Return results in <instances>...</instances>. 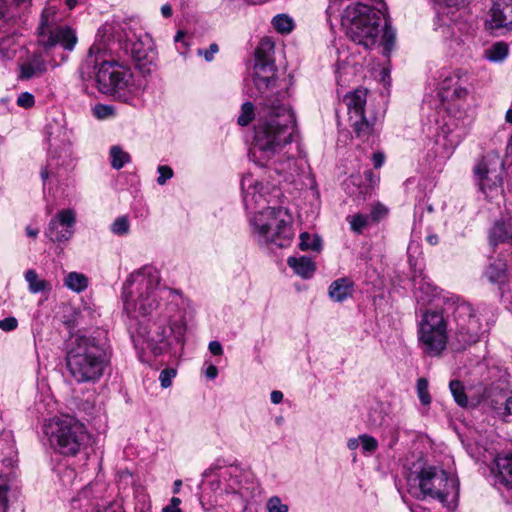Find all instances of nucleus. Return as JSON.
Wrapping results in <instances>:
<instances>
[{
    "label": "nucleus",
    "instance_id": "nucleus-1",
    "mask_svg": "<svg viewBox=\"0 0 512 512\" xmlns=\"http://www.w3.org/2000/svg\"><path fill=\"white\" fill-rule=\"evenodd\" d=\"M258 115V125L249 150L250 159L258 166L272 169L285 181L294 182L304 170L305 161L283 153L292 142L295 131L293 112L282 105L267 103Z\"/></svg>",
    "mask_w": 512,
    "mask_h": 512
},
{
    "label": "nucleus",
    "instance_id": "nucleus-2",
    "mask_svg": "<svg viewBox=\"0 0 512 512\" xmlns=\"http://www.w3.org/2000/svg\"><path fill=\"white\" fill-rule=\"evenodd\" d=\"M65 361L68 374L75 383H96L110 365V352L104 339L77 335L68 343Z\"/></svg>",
    "mask_w": 512,
    "mask_h": 512
},
{
    "label": "nucleus",
    "instance_id": "nucleus-3",
    "mask_svg": "<svg viewBox=\"0 0 512 512\" xmlns=\"http://www.w3.org/2000/svg\"><path fill=\"white\" fill-rule=\"evenodd\" d=\"M407 491L418 500L433 499L453 510L458 503V479L440 467L414 464L406 474Z\"/></svg>",
    "mask_w": 512,
    "mask_h": 512
},
{
    "label": "nucleus",
    "instance_id": "nucleus-4",
    "mask_svg": "<svg viewBox=\"0 0 512 512\" xmlns=\"http://www.w3.org/2000/svg\"><path fill=\"white\" fill-rule=\"evenodd\" d=\"M162 292L161 276L157 268L146 265L135 270L122 288L125 312L133 318L151 314L158 308Z\"/></svg>",
    "mask_w": 512,
    "mask_h": 512
},
{
    "label": "nucleus",
    "instance_id": "nucleus-5",
    "mask_svg": "<svg viewBox=\"0 0 512 512\" xmlns=\"http://www.w3.org/2000/svg\"><path fill=\"white\" fill-rule=\"evenodd\" d=\"M252 236L261 245L288 247L293 238L292 218L288 210L278 204L260 210L250 219Z\"/></svg>",
    "mask_w": 512,
    "mask_h": 512
},
{
    "label": "nucleus",
    "instance_id": "nucleus-6",
    "mask_svg": "<svg viewBox=\"0 0 512 512\" xmlns=\"http://www.w3.org/2000/svg\"><path fill=\"white\" fill-rule=\"evenodd\" d=\"M382 12L362 3H354L346 7L342 24L347 36L366 49L376 44L380 33Z\"/></svg>",
    "mask_w": 512,
    "mask_h": 512
},
{
    "label": "nucleus",
    "instance_id": "nucleus-7",
    "mask_svg": "<svg viewBox=\"0 0 512 512\" xmlns=\"http://www.w3.org/2000/svg\"><path fill=\"white\" fill-rule=\"evenodd\" d=\"M95 80L101 93L124 103H130L139 92L131 70L117 61H103L97 65Z\"/></svg>",
    "mask_w": 512,
    "mask_h": 512
},
{
    "label": "nucleus",
    "instance_id": "nucleus-8",
    "mask_svg": "<svg viewBox=\"0 0 512 512\" xmlns=\"http://www.w3.org/2000/svg\"><path fill=\"white\" fill-rule=\"evenodd\" d=\"M44 433L53 449L69 456L76 455L87 438L84 425L70 415L55 416L47 420Z\"/></svg>",
    "mask_w": 512,
    "mask_h": 512
},
{
    "label": "nucleus",
    "instance_id": "nucleus-9",
    "mask_svg": "<svg viewBox=\"0 0 512 512\" xmlns=\"http://www.w3.org/2000/svg\"><path fill=\"white\" fill-rule=\"evenodd\" d=\"M418 344L430 357L440 356L446 349L449 330L448 320L442 311L426 310L418 323Z\"/></svg>",
    "mask_w": 512,
    "mask_h": 512
},
{
    "label": "nucleus",
    "instance_id": "nucleus-10",
    "mask_svg": "<svg viewBox=\"0 0 512 512\" xmlns=\"http://www.w3.org/2000/svg\"><path fill=\"white\" fill-rule=\"evenodd\" d=\"M187 330L184 314L177 310L173 315H169L163 321L154 324V329L142 334L139 331V337L143 338L146 348L155 356L166 352L171 346V339L176 343H183Z\"/></svg>",
    "mask_w": 512,
    "mask_h": 512
},
{
    "label": "nucleus",
    "instance_id": "nucleus-11",
    "mask_svg": "<svg viewBox=\"0 0 512 512\" xmlns=\"http://www.w3.org/2000/svg\"><path fill=\"white\" fill-rule=\"evenodd\" d=\"M38 41L45 48L61 45L66 50H73L77 37L68 26L58 25L57 11L54 7L45 8L38 26Z\"/></svg>",
    "mask_w": 512,
    "mask_h": 512
},
{
    "label": "nucleus",
    "instance_id": "nucleus-12",
    "mask_svg": "<svg viewBox=\"0 0 512 512\" xmlns=\"http://www.w3.org/2000/svg\"><path fill=\"white\" fill-rule=\"evenodd\" d=\"M241 188L244 206L254 214L260 210H266L268 206L278 204L281 194L275 185H264L250 174L243 176Z\"/></svg>",
    "mask_w": 512,
    "mask_h": 512
},
{
    "label": "nucleus",
    "instance_id": "nucleus-13",
    "mask_svg": "<svg viewBox=\"0 0 512 512\" xmlns=\"http://www.w3.org/2000/svg\"><path fill=\"white\" fill-rule=\"evenodd\" d=\"M349 116V122L359 138H368L374 132L375 119L367 118L365 105L367 90L356 89L347 93L343 99Z\"/></svg>",
    "mask_w": 512,
    "mask_h": 512
},
{
    "label": "nucleus",
    "instance_id": "nucleus-14",
    "mask_svg": "<svg viewBox=\"0 0 512 512\" xmlns=\"http://www.w3.org/2000/svg\"><path fill=\"white\" fill-rule=\"evenodd\" d=\"M454 317L457 323L455 332V339L458 343L457 349H465L467 346L476 343L479 339L481 322L473 307L464 301L457 302Z\"/></svg>",
    "mask_w": 512,
    "mask_h": 512
},
{
    "label": "nucleus",
    "instance_id": "nucleus-15",
    "mask_svg": "<svg viewBox=\"0 0 512 512\" xmlns=\"http://www.w3.org/2000/svg\"><path fill=\"white\" fill-rule=\"evenodd\" d=\"M474 176L479 190L486 199L493 200L502 195V169L497 163L482 159L474 167Z\"/></svg>",
    "mask_w": 512,
    "mask_h": 512
},
{
    "label": "nucleus",
    "instance_id": "nucleus-16",
    "mask_svg": "<svg viewBox=\"0 0 512 512\" xmlns=\"http://www.w3.org/2000/svg\"><path fill=\"white\" fill-rule=\"evenodd\" d=\"M265 49H273V44L268 39H263L261 46L256 50L254 65L253 83L261 94L273 87L276 82L275 64L268 53L265 52Z\"/></svg>",
    "mask_w": 512,
    "mask_h": 512
},
{
    "label": "nucleus",
    "instance_id": "nucleus-17",
    "mask_svg": "<svg viewBox=\"0 0 512 512\" xmlns=\"http://www.w3.org/2000/svg\"><path fill=\"white\" fill-rule=\"evenodd\" d=\"M45 139L49 153L56 157L69 155L72 144V132L66 127L64 120L53 119L45 126Z\"/></svg>",
    "mask_w": 512,
    "mask_h": 512
},
{
    "label": "nucleus",
    "instance_id": "nucleus-18",
    "mask_svg": "<svg viewBox=\"0 0 512 512\" xmlns=\"http://www.w3.org/2000/svg\"><path fill=\"white\" fill-rule=\"evenodd\" d=\"M76 213L73 209L59 210L49 221L45 235L54 243H66L74 235Z\"/></svg>",
    "mask_w": 512,
    "mask_h": 512
},
{
    "label": "nucleus",
    "instance_id": "nucleus-19",
    "mask_svg": "<svg viewBox=\"0 0 512 512\" xmlns=\"http://www.w3.org/2000/svg\"><path fill=\"white\" fill-rule=\"evenodd\" d=\"M466 72L460 69L445 71L441 75L439 96L443 102L462 100L468 95Z\"/></svg>",
    "mask_w": 512,
    "mask_h": 512
},
{
    "label": "nucleus",
    "instance_id": "nucleus-20",
    "mask_svg": "<svg viewBox=\"0 0 512 512\" xmlns=\"http://www.w3.org/2000/svg\"><path fill=\"white\" fill-rule=\"evenodd\" d=\"M131 56L137 67L143 72H150L155 65L157 52L149 35L139 37L131 44Z\"/></svg>",
    "mask_w": 512,
    "mask_h": 512
},
{
    "label": "nucleus",
    "instance_id": "nucleus-21",
    "mask_svg": "<svg viewBox=\"0 0 512 512\" xmlns=\"http://www.w3.org/2000/svg\"><path fill=\"white\" fill-rule=\"evenodd\" d=\"M492 473L496 483L504 487L507 497L512 501V455L496 457Z\"/></svg>",
    "mask_w": 512,
    "mask_h": 512
},
{
    "label": "nucleus",
    "instance_id": "nucleus-22",
    "mask_svg": "<svg viewBox=\"0 0 512 512\" xmlns=\"http://www.w3.org/2000/svg\"><path fill=\"white\" fill-rule=\"evenodd\" d=\"M490 28H512V0H493L490 9Z\"/></svg>",
    "mask_w": 512,
    "mask_h": 512
},
{
    "label": "nucleus",
    "instance_id": "nucleus-23",
    "mask_svg": "<svg viewBox=\"0 0 512 512\" xmlns=\"http://www.w3.org/2000/svg\"><path fill=\"white\" fill-rule=\"evenodd\" d=\"M267 103H274L275 106H278V105H282L286 108H289L287 105H285L284 103H282V101H280V99L278 98H268L266 97L264 99V101L262 103L259 104L258 108H257V113H255V107L254 105L251 103V102H245L242 104V107H241V112H240V115L238 116V119H237V123L240 125V126H247L248 124L251 123L252 120H254L256 118V121L258 122V114H259V110L264 106L266 105ZM258 125V123L256 124ZM256 127L255 126V129L254 131L256 130Z\"/></svg>",
    "mask_w": 512,
    "mask_h": 512
},
{
    "label": "nucleus",
    "instance_id": "nucleus-24",
    "mask_svg": "<svg viewBox=\"0 0 512 512\" xmlns=\"http://www.w3.org/2000/svg\"><path fill=\"white\" fill-rule=\"evenodd\" d=\"M512 242V224L510 221L498 220L489 232V244L493 247Z\"/></svg>",
    "mask_w": 512,
    "mask_h": 512
},
{
    "label": "nucleus",
    "instance_id": "nucleus-25",
    "mask_svg": "<svg viewBox=\"0 0 512 512\" xmlns=\"http://www.w3.org/2000/svg\"><path fill=\"white\" fill-rule=\"evenodd\" d=\"M287 264L295 274L303 279L312 278L316 271L315 262L308 256H291L287 259Z\"/></svg>",
    "mask_w": 512,
    "mask_h": 512
},
{
    "label": "nucleus",
    "instance_id": "nucleus-26",
    "mask_svg": "<svg viewBox=\"0 0 512 512\" xmlns=\"http://www.w3.org/2000/svg\"><path fill=\"white\" fill-rule=\"evenodd\" d=\"M353 286V281L350 278H339L330 284L328 295L335 302H343L352 296Z\"/></svg>",
    "mask_w": 512,
    "mask_h": 512
},
{
    "label": "nucleus",
    "instance_id": "nucleus-27",
    "mask_svg": "<svg viewBox=\"0 0 512 512\" xmlns=\"http://www.w3.org/2000/svg\"><path fill=\"white\" fill-rule=\"evenodd\" d=\"M508 401L507 391L493 392L489 399V406L499 418L506 420V404Z\"/></svg>",
    "mask_w": 512,
    "mask_h": 512
},
{
    "label": "nucleus",
    "instance_id": "nucleus-28",
    "mask_svg": "<svg viewBox=\"0 0 512 512\" xmlns=\"http://www.w3.org/2000/svg\"><path fill=\"white\" fill-rule=\"evenodd\" d=\"M507 274L506 264L502 260L491 263L485 270V277L493 284L505 281Z\"/></svg>",
    "mask_w": 512,
    "mask_h": 512
},
{
    "label": "nucleus",
    "instance_id": "nucleus-29",
    "mask_svg": "<svg viewBox=\"0 0 512 512\" xmlns=\"http://www.w3.org/2000/svg\"><path fill=\"white\" fill-rule=\"evenodd\" d=\"M25 280L28 283V289L32 294H37L51 289L49 282L40 279L34 269H29L25 272Z\"/></svg>",
    "mask_w": 512,
    "mask_h": 512
},
{
    "label": "nucleus",
    "instance_id": "nucleus-30",
    "mask_svg": "<svg viewBox=\"0 0 512 512\" xmlns=\"http://www.w3.org/2000/svg\"><path fill=\"white\" fill-rule=\"evenodd\" d=\"M46 71V65L44 60L40 58H34L28 63L21 66L20 77L22 79H30L34 76H38Z\"/></svg>",
    "mask_w": 512,
    "mask_h": 512
},
{
    "label": "nucleus",
    "instance_id": "nucleus-31",
    "mask_svg": "<svg viewBox=\"0 0 512 512\" xmlns=\"http://www.w3.org/2000/svg\"><path fill=\"white\" fill-rule=\"evenodd\" d=\"M64 285L77 293H80L84 291L88 286V279L87 277L78 272H70L64 280Z\"/></svg>",
    "mask_w": 512,
    "mask_h": 512
},
{
    "label": "nucleus",
    "instance_id": "nucleus-32",
    "mask_svg": "<svg viewBox=\"0 0 512 512\" xmlns=\"http://www.w3.org/2000/svg\"><path fill=\"white\" fill-rule=\"evenodd\" d=\"M299 248L302 251H315L320 252L322 250V239L318 235H312L307 232L300 234Z\"/></svg>",
    "mask_w": 512,
    "mask_h": 512
},
{
    "label": "nucleus",
    "instance_id": "nucleus-33",
    "mask_svg": "<svg viewBox=\"0 0 512 512\" xmlns=\"http://www.w3.org/2000/svg\"><path fill=\"white\" fill-rule=\"evenodd\" d=\"M508 55V46L504 42H497L485 50V57L492 62L503 61Z\"/></svg>",
    "mask_w": 512,
    "mask_h": 512
},
{
    "label": "nucleus",
    "instance_id": "nucleus-34",
    "mask_svg": "<svg viewBox=\"0 0 512 512\" xmlns=\"http://www.w3.org/2000/svg\"><path fill=\"white\" fill-rule=\"evenodd\" d=\"M110 160L111 166L119 170L124 167L125 164L129 163L131 158L130 155L125 152L120 146H112L110 148Z\"/></svg>",
    "mask_w": 512,
    "mask_h": 512
},
{
    "label": "nucleus",
    "instance_id": "nucleus-35",
    "mask_svg": "<svg viewBox=\"0 0 512 512\" xmlns=\"http://www.w3.org/2000/svg\"><path fill=\"white\" fill-rule=\"evenodd\" d=\"M237 472H238L237 467H233V466L222 467L218 463H215L203 472L202 477L206 479L213 475H217V476H220V477L226 479L228 476L231 478L233 476V474H235Z\"/></svg>",
    "mask_w": 512,
    "mask_h": 512
},
{
    "label": "nucleus",
    "instance_id": "nucleus-36",
    "mask_svg": "<svg viewBox=\"0 0 512 512\" xmlns=\"http://www.w3.org/2000/svg\"><path fill=\"white\" fill-rule=\"evenodd\" d=\"M449 388L456 403L461 407H466L468 405V398L462 383L458 380H452L449 383Z\"/></svg>",
    "mask_w": 512,
    "mask_h": 512
},
{
    "label": "nucleus",
    "instance_id": "nucleus-37",
    "mask_svg": "<svg viewBox=\"0 0 512 512\" xmlns=\"http://www.w3.org/2000/svg\"><path fill=\"white\" fill-rule=\"evenodd\" d=\"M272 25L277 32L287 34L293 29V20L285 14H279L273 18Z\"/></svg>",
    "mask_w": 512,
    "mask_h": 512
},
{
    "label": "nucleus",
    "instance_id": "nucleus-38",
    "mask_svg": "<svg viewBox=\"0 0 512 512\" xmlns=\"http://www.w3.org/2000/svg\"><path fill=\"white\" fill-rule=\"evenodd\" d=\"M110 231L117 236L127 235L130 231V222L126 215L117 217L110 225Z\"/></svg>",
    "mask_w": 512,
    "mask_h": 512
},
{
    "label": "nucleus",
    "instance_id": "nucleus-39",
    "mask_svg": "<svg viewBox=\"0 0 512 512\" xmlns=\"http://www.w3.org/2000/svg\"><path fill=\"white\" fill-rule=\"evenodd\" d=\"M360 447L362 449V453L364 455L370 456L376 452L379 447L378 441L371 435L361 434V444Z\"/></svg>",
    "mask_w": 512,
    "mask_h": 512
},
{
    "label": "nucleus",
    "instance_id": "nucleus-40",
    "mask_svg": "<svg viewBox=\"0 0 512 512\" xmlns=\"http://www.w3.org/2000/svg\"><path fill=\"white\" fill-rule=\"evenodd\" d=\"M417 396L421 404L428 406L431 403V396L428 390V381L425 378H419L416 383Z\"/></svg>",
    "mask_w": 512,
    "mask_h": 512
},
{
    "label": "nucleus",
    "instance_id": "nucleus-41",
    "mask_svg": "<svg viewBox=\"0 0 512 512\" xmlns=\"http://www.w3.org/2000/svg\"><path fill=\"white\" fill-rule=\"evenodd\" d=\"M370 217L363 214L348 216L347 221L350 223L351 229L356 233H361L369 224Z\"/></svg>",
    "mask_w": 512,
    "mask_h": 512
},
{
    "label": "nucleus",
    "instance_id": "nucleus-42",
    "mask_svg": "<svg viewBox=\"0 0 512 512\" xmlns=\"http://www.w3.org/2000/svg\"><path fill=\"white\" fill-rule=\"evenodd\" d=\"M394 42H395V31L391 27L385 25V27L383 28V34L381 37V44L383 46L384 53L386 55H388L390 53V51L392 50Z\"/></svg>",
    "mask_w": 512,
    "mask_h": 512
},
{
    "label": "nucleus",
    "instance_id": "nucleus-43",
    "mask_svg": "<svg viewBox=\"0 0 512 512\" xmlns=\"http://www.w3.org/2000/svg\"><path fill=\"white\" fill-rule=\"evenodd\" d=\"M446 143L445 146V152L444 157L449 158L456 147L462 142L463 136L460 134H450L445 136Z\"/></svg>",
    "mask_w": 512,
    "mask_h": 512
},
{
    "label": "nucleus",
    "instance_id": "nucleus-44",
    "mask_svg": "<svg viewBox=\"0 0 512 512\" xmlns=\"http://www.w3.org/2000/svg\"><path fill=\"white\" fill-rule=\"evenodd\" d=\"M93 115L99 119H109L115 116V109L112 105L97 104L93 107Z\"/></svg>",
    "mask_w": 512,
    "mask_h": 512
},
{
    "label": "nucleus",
    "instance_id": "nucleus-45",
    "mask_svg": "<svg viewBox=\"0 0 512 512\" xmlns=\"http://www.w3.org/2000/svg\"><path fill=\"white\" fill-rule=\"evenodd\" d=\"M8 480L0 475V512H6L8 508Z\"/></svg>",
    "mask_w": 512,
    "mask_h": 512
},
{
    "label": "nucleus",
    "instance_id": "nucleus-46",
    "mask_svg": "<svg viewBox=\"0 0 512 512\" xmlns=\"http://www.w3.org/2000/svg\"><path fill=\"white\" fill-rule=\"evenodd\" d=\"M267 509L269 512H288V506L282 503L281 499L277 496L271 497L268 500Z\"/></svg>",
    "mask_w": 512,
    "mask_h": 512
},
{
    "label": "nucleus",
    "instance_id": "nucleus-47",
    "mask_svg": "<svg viewBox=\"0 0 512 512\" xmlns=\"http://www.w3.org/2000/svg\"><path fill=\"white\" fill-rule=\"evenodd\" d=\"M157 171L159 174L157 178V183L159 185H164L174 175L172 168L167 165L158 166Z\"/></svg>",
    "mask_w": 512,
    "mask_h": 512
},
{
    "label": "nucleus",
    "instance_id": "nucleus-48",
    "mask_svg": "<svg viewBox=\"0 0 512 512\" xmlns=\"http://www.w3.org/2000/svg\"><path fill=\"white\" fill-rule=\"evenodd\" d=\"M176 376V370L167 368L161 371L159 380L163 388H168L172 384V379Z\"/></svg>",
    "mask_w": 512,
    "mask_h": 512
},
{
    "label": "nucleus",
    "instance_id": "nucleus-49",
    "mask_svg": "<svg viewBox=\"0 0 512 512\" xmlns=\"http://www.w3.org/2000/svg\"><path fill=\"white\" fill-rule=\"evenodd\" d=\"M34 103V96L29 92H23L17 98V105L23 108H31Z\"/></svg>",
    "mask_w": 512,
    "mask_h": 512
},
{
    "label": "nucleus",
    "instance_id": "nucleus-50",
    "mask_svg": "<svg viewBox=\"0 0 512 512\" xmlns=\"http://www.w3.org/2000/svg\"><path fill=\"white\" fill-rule=\"evenodd\" d=\"M18 321L15 317H7L0 320V329L9 332L17 328Z\"/></svg>",
    "mask_w": 512,
    "mask_h": 512
},
{
    "label": "nucleus",
    "instance_id": "nucleus-51",
    "mask_svg": "<svg viewBox=\"0 0 512 512\" xmlns=\"http://www.w3.org/2000/svg\"><path fill=\"white\" fill-rule=\"evenodd\" d=\"M237 484H238L237 480H232L230 483H228V485L225 488L221 487L220 481H217L215 483L213 482L211 485H212V489L214 491L220 490V491H224L226 493H230V492H235L236 491Z\"/></svg>",
    "mask_w": 512,
    "mask_h": 512
},
{
    "label": "nucleus",
    "instance_id": "nucleus-52",
    "mask_svg": "<svg viewBox=\"0 0 512 512\" xmlns=\"http://www.w3.org/2000/svg\"><path fill=\"white\" fill-rule=\"evenodd\" d=\"M181 499L178 497H172L170 503L163 507L162 512H183L179 507Z\"/></svg>",
    "mask_w": 512,
    "mask_h": 512
},
{
    "label": "nucleus",
    "instance_id": "nucleus-53",
    "mask_svg": "<svg viewBox=\"0 0 512 512\" xmlns=\"http://www.w3.org/2000/svg\"><path fill=\"white\" fill-rule=\"evenodd\" d=\"M31 3V0H0V11L3 10V8L8 6H21V5H29Z\"/></svg>",
    "mask_w": 512,
    "mask_h": 512
},
{
    "label": "nucleus",
    "instance_id": "nucleus-54",
    "mask_svg": "<svg viewBox=\"0 0 512 512\" xmlns=\"http://www.w3.org/2000/svg\"><path fill=\"white\" fill-rule=\"evenodd\" d=\"M386 213H387L386 208L383 205L378 204L373 207L370 218H372L374 221H378Z\"/></svg>",
    "mask_w": 512,
    "mask_h": 512
},
{
    "label": "nucleus",
    "instance_id": "nucleus-55",
    "mask_svg": "<svg viewBox=\"0 0 512 512\" xmlns=\"http://www.w3.org/2000/svg\"><path fill=\"white\" fill-rule=\"evenodd\" d=\"M209 351L216 356H220L223 354V348L219 341H211L208 345Z\"/></svg>",
    "mask_w": 512,
    "mask_h": 512
},
{
    "label": "nucleus",
    "instance_id": "nucleus-56",
    "mask_svg": "<svg viewBox=\"0 0 512 512\" xmlns=\"http://www.w3.org/2000/svg\"><path fill=\"white\" fill-rule=\"evenodd\" d=\"M385 157L381 152H376L373 154L372 161L375 168H380L384 163Z\"/></svg>",
    "mask_w": 512,
    "mask_h": 512
},
{
    "label": "nucleus",
    "instance_id": "nucleus-57",
    "mask_svg": "<svg viewBox=\"0 0 512 512\" xmlns=\"http://www.w3.org/2000/svg\"><path fill=\"white\" fill-rule=\"evenodd\" d=\"M360 444L361 435H359L358 437L349 438L347 441V447L352 451L358 449L360 447Z\"/></svg>",
    "mask_w": 512,
    "mask_h": 512
},
{
    "label": "nucleus",
    "instance_id": "nucleus-58",
    "mask_svg": "<svg viewBox=\"0 0 512 512\" xmlns=\"http://www.w3.org/2000/svg\"><path fill=\"white\" fill-rule=\"evenodd\" d=\"M218 52V45L213 43L210 45L209 49L204 52V57L207 61H211L214 54Z\"/></svg>",
    "mask_w": 512,
    "mask_h": 512
},
{
    "label": "nucleus",
    "instance_id": "nucleus-59",
    "mask_svg": "<svg viewBox=\"0 0 512 512\" xmlns=\"http://www.w3.org/2000/svg\"><path fill=\"white\" fill-rule=\"evenodd\" d=\"M270 400L273 404H279L283 400V393L281 391L275 390L270 394Z\"/></svg>",
    "mask_w": 512,
    "mask_h": 512
},
{
    "label": "nucleus",
    "instance_id": "nucleus-60",
    "mask_svg": "<svg viewBox=\"0 0 512 512\" xmlns=\"http://www.w3.org/2000/svg\"><path fill=\"white\" fill-rule=\"evenodd\" d=\"M205 374L209 379H215L218 375V369L215 365L211 364L206 368Z\"/></svg>",
    "mask_w": 512,
    "mask_h": 512
},
{
    "label": "nucleus",
    "instance_id": "nucleus-61",
    "mask_svg": "<svg viewBox=\"0 0 512 512\" xmlns=\"http://www.w3.org/2000/svg\"><path fill=\"white\" fill-rule=\"evenodd\" d=\"M512 416V394L508 392V401L506 404V420L509 421V418Z\"/></svg>",
    "mask_w": 512,
    "mask_h": 512
},
{
    "label": "nucleus",
    "instance_id": "nucleus-62",
    "mask_svg": "<svg viewBox=\"0 0 512 512\" xmlns=\"http://www.w3.org/2000/svg\"><path fill=\"white\" fill-rule=\"evenodd\" d=\"M161 13L163 17L169 18L172 15V7L169 4H164L161 7Z\"/></svg>",
    "mask_w": 512,
    "mask_h": 512
},
{
    "label": "nucleus",
    "instance_id": "nucleus-63",
    "mask_svg": "<svg viewBox=\"0 0 512 512\" xmlns=\"http://www.w3.org/2000/svg\"><path fill=\"white\" fill-rule=\"evenodd\" d=\"M26 234L29 237L36 238L39 234V230L37 228L28 226V227H26Z\"/></svg>",
    "mask_w": 512,
    "mask_h": 512
},
{
    "label": "nucleus",
    "instance_id": "nucleus-64",
    "mask_svg": "<svg viewBox=\"0 0 512 512\" xmlns=\"http://www.w3.org/2000/svg\"><path fill=\"white\" fill-rule=\"evenodd\" d=\"M50 165H51V164H48V166H47V167H45V168H43V169L41 170V178H42V180H43V182H44V183L46 182V180L49 178V176H50V174H51V172H50V170H49Z\"/></svg>",
    "mask_w": 512,
    "mask_h": 512
}]
</instances>
